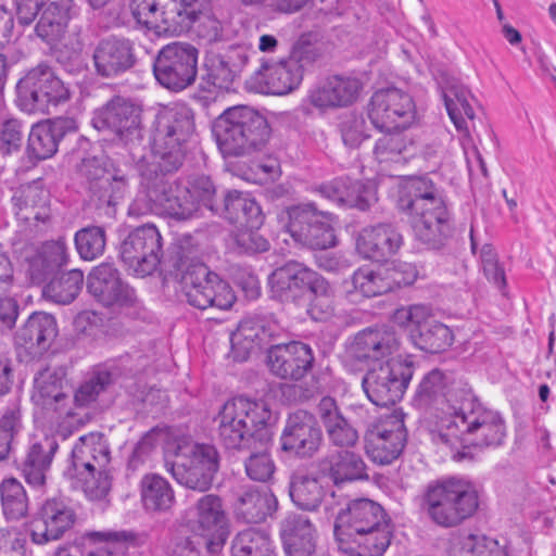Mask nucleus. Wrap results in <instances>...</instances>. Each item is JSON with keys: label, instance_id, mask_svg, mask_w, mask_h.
I'll return each instance as SVG.
<instances>
[{"label": "nucleus", "instance_id": "nucleus-43", "mask_svg": "<svg viewBox=\"0 0 556 556\" xmlns=\"http://www.w3.org/2000/svg\"><path fill=\"white\" fill-rule=\"evenodd\" d=\"M243 396L226 402L220 412L219 437L227 450H240L243 441V417L241 416Z\"/></svg>", "mask_w": 556, "mask_h": 556}, {"label": "nucleus", "instance_id": "nucleus-6", "mask_svg": "<svg viewBox=\"0 0 556 556\" xmlns=\"http://www.w3.org/2000/svg\"><path fill=\"white\" fill-rule=\"evenodd\" d=\"M110 462V448L103 434L90 432L79 437L74 445L65 473L84 480L86 493L92 500H101L112 486Z\"/></svg>", "mask_w": 556, "mask_h": 556}, {"label": "nucleus", "instance_id": "nucleus-42", "mask_svg": "<svg viewBox=\"0 0 556 556\" xmlns=\"http://www.w3.org/2000/svg\"><path fill=\"white\" fill-rule=\"evenodd\" d=\"M49 192L36 184L23 187L13 200L18 206V215L24 220L46 223L50 218Z\"/></svg>", "mask_w": 556, "mask_h": 556}, {"label": "nucleus", "instance_id": "nucleus-59", "mask_svg": "<svg viewBox=\"0 0 556 556\" xmlns=\"http://www.w3.org/2000/svg\"><path fill=\"white\" fill-rule=\"evenodd\" d=\"M204 79L213 86L230 90L236 78V72L230 67L229 63L220 54H211L205 59Z\"/></svg>", "mask_w": 556, "mask_h": 556}, {"label": "nucleus", "instance_id": "nucleus-17", "mask_svg": "<svg viewBox=\"0 0 556 556\" xmlns=\"http://www.w3.org/2000/svg\"><path fill=\"white\" fill-rule=\"evenodd\" d=\"M214 135L226 170L241 177L243 155V105L227 109L214 123Z\"/></svg>", "mask_w": 556, "mask_h": 556}, {"label": "nucleus", "instance_id": "nucleus-37", "mask_svg": "<svg viewBox=\"0 0 556 556\" xmlns=\"http://www.w3.org/2000/svg\"><path fill=\"white\" fill-rule=\"evenodd\" d=\"M452 379L451 374L432 369L424 376L412 400L414 407L429 412L440 419L442 405L446 403L445 394Z\"/></svg>", "mask_w": 556, "mask_h": 556}, {"label": "nucleus", "instance_id": "nucleus-27", "mask_svg": "<svg viewBox=\"0 0 556 556\" xmlns=\"http://www.w3.org/2000/svg\"><path fill=\"white\" fill-rule=\"evenodd\" d=\"M279 535L287 556H314L317 530L303 514L290 513L279 523Z\"/></svg>", "mask_w": 556, "mask_h": 556}, {"label": "nucleus", "instance_id": "nucleus-48", "mask_svg": "<svg viewBox=\"0 0 556 556\" xmlns=\"http://www.w3.org/2000/svg\"><path fill=\"white\" fill-rule=\"evenodd\" d=\"M83 285L84 273L79 269H72L48 282L43 287L42 294L54 303L65 305L77 298Z\"/></svg>", "mask_w": 556, "mask_h": 556}, {"label": "nucleus", "instance_id": "nucleus-30", "mask_svg": "<svg viewBox=\"0 0 556 556\" xmlns=\"http://www.w3.org/2000/svg\"><path fill=\"white\" fill-rule=\"evenodd\" d=\"M77 125L75 119L59 117L35 124L28 135V151L38 160L53 156L59 142L71 132H75Z\"/></svg>", "mask_w": 556, "mask_h": 556}, {"label": "nucleus", "instance_id": "nucleus-51", "mask_svg": "<svg viewBox=\"0 0 556 556\" xmlns=\"http://www.w3.org/2000/svg\"><path fill=\"white\" fill-rule=\"evenodd\" d=\"M410 333L415 345L428 353H440L453 342L452 330L437 320H430L428 324H424L418 331Z\"/></svg>", "mask_w": 556, "mask_h": 556}, {"label": "nucleus", "instance_id": "nucleus-31", "mask_svg": "<svg viewBox=\"0 0 556 556\" xmlns=\"http://www.w3.org/2000/svg\"><path fill=\"white\" fill-rule=\"evenodd\" d=\"M402 244L401 232L393 225L381 223L364 228L357 238L356 248L364 257L381 262L397 253Z\"/></svg>", "mask_w": 556, "mask_h": 556}, {"label": "nucleus", "instance_id": "nucleus-24", "mask_svg": "<svg viewBox=\"0 0 556 556\" xmlns=\"http://www.w3.org/2000/svg\"><path fill=\"white\" fill-rule=\"evenodd\" d=\"M313 363L312 349L302 342L277 344L267 351L269 370L281 379L301 380L312 369Z\"/></svg>", "mask_w": 556, "mask_h": 556}, {"label": "nucleus", "instance_id": "nucleus-5", "mask_svg": "<svg viewBox=\"0 0 556 556\" xmlns=\"http://www.w3.org/2000/svg\"><path fill=\"white\" fill-rule=\"evenodd\" d=\"M505 437L506 430L501 415L483 406L462 417L458 424H447L445 431L438 433L441 443L456 450L453 458L457 462L473 458L471 446H498Z\"/></svg>", "mask_w": 556, "mask_h": 556}, {"label": "nucleus", "instance_id": "nucleus-38", "mask_svg": "<svg viewBox=\"0 0 556 556\" xmlns=\"http://www.w3.org/2000/svg\"><path fill=\"white\" fill-rule=\"evenodd\" d=\"M35 30L42 40L52 43L65 34L68 23L76 14L73 0H47Z\"/></svg>", "mask_w": 556, "mask_h": 556}, {"label": "nucleus", "instance_id": "nucleus-54", "mask_svg": "<svg viewBox=\"0 0 556 556\" xmlns=\"http://www.w3.org/2000/svg\"><path fill=\"white\" fill-rule=\"evenodd\" d=\"M270 132L266 117L245 105V154L261 152L267 144Z\"/></svg>", "mask_w": 556, "mask_h": 556}, {"label": "nucleus", "instance_id": "nucleus-15", "mask_svg": "<svg viewBox=\"0 0 556 556\" xmlns=\"http://www.w3.org/2000/svg\"><path fill=\"white\" fill-rule=\"evenodd\" d=\"M404 418L405 414L395 409L368 427L365 451L372 462L388 465L401 455L407 438Z\"/></svg>", "mask_w": 556, "mask_h": 556}, {"label": "nucleus", "instance_id": "nucleus-44", "mask_svg": "<svg viewBox=\"0 0 556 556\" xmlns=\"http://www.w3.org/2000/svg\"><path fill=\"white\" fill-rule=\"evenodd\" d=\"M129 9L137 24L157 35H170L164 0H130Z\"/></svg>", "mask_w": 556, "mask_h": 556}, {"label": "nucleus", "instance_id": "nucleus-13", "mask_svg": "<svg viewBox=\"0 0 556 556\" xmlns=\"http://www.w3.org/2000/svg\"><path fill=\"white\" fill-rule=\"evenodd\" d=\"M288 214V230L299 243L314 250L336 245L332 214L329 212L318 210L314 203H305L291 207Z\"/></svg>", "mask_w": 556, "mask_h": 556}, {"label": "nucleus", "instance_id": "nucleus-62", "mask_svg": "<svg viewBox=\"0 0 556 556\" xmlns=\"http://www.w3.org/2000/svg\"><path fill=\"white\" fill-rule=\"evenodd\" d=\"M185 187L195 201V212L199 210L200 204H203L211 211H218L214 203L216 188L210 176L204 174L192 175L188 178V184Z\"/></svg>", "mask_w": 556, "mask_h": 556}, {"label": "nucleus", "instance_id": "nucleus-16", "mask_svg": "<svg viewBox=\"0 0 556 556\" xmlns=\"http://www.w3.org/2000/svg\"><path fill=\"white\" fill-rule=\"evenodd\" d=\"M415 114L412 96L396 87L377 90L368 105L371 124L379 130H404L412 125Z\"/></svg>", "mask_w": 556, "mask_h": 556}, {"label": "nucleus", "instance_id": "nucleus-10", "mask_svg": "<svg viewBox=\"0 0 556 556\" xmlns=\"http://www.w3.org/2000/svg\"><path fill=\"white\" fill-rule=\"evenodd\" d=\"M175 457L170 472L179 484L199 492H206L212 486L219 467L218 453L213 446L180 439Z\"/></svg>", "mask_w": 556, "mask_h": 556}, {"label": "nucleus", "instance_id": "nucleus-34", "mask_svg": "<svg viewBox=\"0 0 556 556\" xmlns=\"http://www.w3.org/2000/svg\"><path fill=\"white\" fill-rule=\"evenodd\" d=\"M445 399L446 403L442 405L438 421V433L444 432L447 424H458L462 417L482 406L468 383L453 376Z\"/></svg>", "mask_w": 556, "mask_h": 556}, {"label": "nucleus", "instance_id": "nucleus-29", "mask_svg": "<svg viewBox=\"0 0 556 556\" xmlns=\"http://www.w3.org/2000/svg\"><path fill=\"white\" fill-rule=\"evenodd\" d=\"M321 277L304 264L289 261L276 268L268 277L275 296L282 301L294 300L304 291H308Z\"/></svg>", "mask_w": 556, "mask_h": 556}, {"label": "nucleus", "instance_id": "nucleus-28", "mask_svg": "<svg viewBox=\"0 0 556 556\" xmlns=\"http://www.w3.org/2000/svg\"><path fill=\"white\" fill-rule=\"evenodd\" d=\"M438 85L442 91L447 114L457 131L470 138L467 119L473 121L476 117L475 110L469 103L470 91L447 72H440Z\"/></svg>", "mask_w": 556, "mask_h": 556}, {"label": "nucleus", "instance_id": "nucleus-4", "mask_svg": "<svg viewBox=\"0 0 556 556\" xmlns=\"http://www.w3.org/2000/svg\"><path fill=\"white\" fill-rule=\"evenodd\" d=\"M194 132L193 113L184 105L157 114L152 142V161L146 167L161 173L177 172L186 156V143Z\"/></svg>", "mask_w": 556, "mask_h": 556}, {"label": "nucleus", "instance_id": "nucleus-20", "mask_svg": "<svg viewBox=\"0 0 556 556\" xmlns=\"http://www.w3.org/2000/svg\"><path fill=\"white\" fill-rule=\"evenodd\" d=\"M92 62L98 76L106 79L121 77L137 63L134 43L115 36L103 38L93 49Z\"/></svg>", "mask_w": 556, "mask_h": 556}, {"label": "nucleus", "instance_id": "nucleus-64", "mask_svg": "<svg viewBox=\"0 0 556 556\" xmlns=\"http://www.w3.org/2000/svg\"><path fill=\"white\" fill-rule=\"evenodd\" d=\"M366 122L362 115L348 114L340 123V132L343 143L355 149L367 138L365 132Z\"/></svg>", "mask_w": 556, "mask_h": 556}, {"label": "nucleus", "instance_id": "nucleus-40", "mask_svg": "<svg viewBox=\"0 0 556 556\" xmlns=\"http://www.w3.org/2000/svg\"><path fill=\"white\" fill-rule=\"evenodd\" d=\"M390 521L338 542L339 548L350 556H382L391 543Z\"/></svg>", "mask_w": 556, "mask_h": 556}, {"label": "nucleus", "instance_id": "nucleus-50", "mask_svg": "<svg viewBox=\"0 0 556 556\" xmlns=\"http://www.w3.org/2000/svg\"><path fill=\"white\" fill-rule=\"evenodd\" d=\"M321 36L318 30L302 33L291 45L288 60L296 68L304 70L320 59L323 50L319 46Z\"/></svg>", "mask_w": 556, "mask_h": 556}, {"label": "nucleus", "instance_id": "nucleus-2", "mask_svg": "<svg viewBox=\"0 0 556 556\" xmlns=\"http://www.w3.org/2000/svg\"><path fill=\"white\" fill-rule=\"evenodd\" d=\"M399 205L410 216L415 238L429 249H441L451 236L450 214L442 190L428 177H413Z\"/></svg>", "mask_w": 556, "mask_h": 556}, {"label": "nucleus", "instance_id": "nucleus-53", "mask_svg": "<svg viewBox=\"0 0 556 556\" xmlns=\"http://www.w3.org/2000/svg\"><path fill=\"white\" fill-rule=\"evenodd\" d=\"M0 501L8 519L20 520L28 513V497L22 483L15 478L4 479L0 484Z\"/></svg>", "mask_w": 556, "mask_h": 556}, {"label": "nucleus", "instance_id": "nucleus-8", "mask_svg": "<svg viewBox=\"0 0 556 556\" xmlns=\"http://www.w3.org/2000/svg\"><path fill=\"white\" fill-rule=\"evenodd\" d=\"M181 249L176 247L168 257L162 251V237L152 224H146L132 230L121 243L119 256L129 270L137 276L146 277L156 270L159 265L180 270L184 261Z\"/></svg>", "mask_w": 556, "mask_h": 556}, {"label": "nucleus", "instance_id": "nucleus-33", "mask_svg": "<svg viewBox=\"0 0 556 556\" xmlns=\"http://www.w3.org/2000/svg\"><path fill=\"white\" fill-rule=\"evenodd\" d=\"M361 90L362 84L357 78L333 75L311 92L309 101L319 109L348 106L357 100Z\"/></svg>", "mask_w": 556, "mask_h": 556}, {"label": "nucleus", "instance_id": "nucleus-41", "mask_svg": "<svg viewBox=\"0 0 556 556\" xmlns=\"http://www.w3.org/2000/svg\"><path fill=\"white\" fill-rule=\"evenodd\" d=\"M208 0H164V14L170 35L188 30L207 8Z\"/></svg>", "mask_w": 556, "mask_h": 556}, {"label": "nucleus", "instance_id": "nucleus-18", "mask_svg": "<svg viewBox=\"0 0 556 556\" xmlns=\"http://www.w3.org/2000/svg\"><path fill=\"white\" fill-rule=\"evenodd\" d=\"M323 442L316 417L304 409L290 414L281 434V447L301 458L314 456Z\"/></svg>", "mask_w": 556, "mask_h": 556}, {"label": "nucleus", "instance_id": "nucleus-36", "mask_svg": "<svg viewBox=\"0 0 556 556\" xmlns=\"http://www.w3.org/2000/svg\"><path fill=\"white\" fill-rule=\"evenodd\" d=\"M67 245L63 239L42 243L35 253L27 257V271L34 283L43 282L50 275L68 262Z\"/></svg>", "mask_w": 556, "mask_h": 556}, {"label": "nucleus", "instance_id": "nucleus-35", "mask_svg": "<svg viewBox=\"0 0 556 556\" xmlns=\"http://www.w3.org/2000/svg\"><path fill=\"white\" fill-rule=\"evenodd\" d=\"M59 447L54 438L45 437L33 443L20 463V470L25 481L33 486H42L51 467L53 456Z\"/></svg>", "mask_w": 556, "mask_h": 556}, {"label": "nucleus", "instance_id": "nucleus-3", "mask_svg": "<svg viewBox=\"0 0 556 556\" xmlns=\"http://www.w3.org/2000/svg\"><path fill=\"white\" fill-rule=\"evenodd\" d=\"M170 173H161L160 168L146 167L141 170V191L129 206V215H144L156 212L177 220H186L195 213V201L185 186L178 181L169 182Z\"/></svg>", "mask_w": 556, "mask_h": 556}, {"label": "nucleus", "instance_id": "nucleus-14", "mask_svg": "<svg viewBox=\"0 0 556 556\" xmlns=\"http://www.w3.org/2000/svg\"><path fill=\"white\" fill-rule=\"evenodd\" d=\"M141 108L129 99L115 96L94 112L92 126L109 131L124 144L142 140Z\"/></svg>", "mask_w": 556, "mask_h": 556}, {"label": "nucleus", "instance_id": "nucleus-61", "mask_svg": "<svg viewBox=\"0 0 556 556\" xmlns=\"http://www.w3.org/2000/svg\"><path fill=\"white\" fill-rule=\"evenodd\" d=\"M383 131L374 148V154L380 163L395 161L406 149V139L402 130Z\"/></svg>", "mask_w": 556, "mask_h": 556}, {"label": "nucleus", "instance_id": "nucleus-63", "mask_svg": "<svg viewBox=\"0 0 556 556\" xmlns=\"http://www.w3.org/2000/svg\"><path fill=\"white\" fill-rule=\"evenodd\" d=\"M111 383V375L108 371L99 372L90 380L83 383L74 394L77 407H87L93 403L98 395Z\"/></svg>", "mask_w": 556, "mask_h": 556}, {"label": "nucleus", "instance_id": "nucleus-22", "mask_svg": "<svg viewBox=\"0 0 556 556\" xmlns=\"http://www.w3.org/2000/svg\"><path fill=\"white\" fill-rule=\"evenodd\" d=\"M389 520L383 508L368 498L352 501L341 510L334 522V536L338 542H346L355 534L368 531Z\"/></svg>", "mask_w": 556, "mask_h": 556}, {"label": "nucleus", "instance_id": "nucleus-23", "mask_svg": "<svg viewBox=\"0 0 556 556\" xmlns=\"http://www.w3.org/2000/svg\"><path fill=\"white\" fill-rule=\"evenodd\" d=\"M76 520L74 509L63 500H47L30 526V536L36 544L56 541L68 531Z\"/></svg>", "mask_w": 556, "mask_h": 556}, {"label": "nucleus", "instance_id": "nucleus-49", "mask_svg": "<svg viewBox=\"0 0 556 556\" xmlns=\"http://www.w3.org/2000/svg\"><path fill=\"white\" fill-rule=\"evenodd\" d=\"M278 502L267 485L245 492V523L261 525L277 510Z\"/></svg>", "mask_w": 556, "mask_h": 556}, {"label": "nucleus", "instance_id": "nucleus-32", "mask_svg": "<svg viewBox=\"0 0 556 556\" xmlns=\"http://www.w3.org/2000/svg\"><path fill=\"white\" fill-rule=\"evenodd\" d=\"M31 400L35 405L45 410L59 415L64 413L70 425L75 421V414L71 410H64L68 399L63 391V374L60 371L51 368L40 370L34 380Z\"/></svg>", "mask_w": 556, "mask_h": 556}, {"label": "nucleus", "instance_id": "nucleus-12", "mask_svg": "<svg viewBox=\"0 0 556 556\" xmlns=\"http://www.w3.org/2000/svg\"><path fill=\"white\" fill-rule=\"evenodd\" d=\"M198 49L186 42L164 46L155 56L153 73L155 79L172 91L191 86L198 73Z\"/></svg>", "mask_w": 556, "mask_h": 556}, {"label": "nucleus", "instance_id": "nucleus-21", "mask_svg": "<svg viewBox=\"0 0 556 556\" xmlns=\"http://www.w3.org/2000/svg\"><path fill=\"white\" fill-rule=\"evenodd\" d=\"M195 510L197 519L192 529L198 536H203L204 547L214 555L222 549L229 535L222 501L214 494L204 495L198 501Z\"/></svg>", "mask_w": 556, "mask_h": 556}, {"label": "nucleus", "instance_id": "nucleus-46", "mask_svg": "<svg viewBox=\"0 0 556 556\" xmlns=\"http://www.w3.org/2000/svg\"><path fill=\"white\" fill-rule=\"evenodd\" d=\"M290 497L302 510H315L325 496V491L314 477L304 473H294L290 481Z\"/></svg>", "mask_w": 556, "mask_h": 556}, {"label": "nucleus", "instance_id": "nucleus-25", "mask_svg": "<svg viewBox=\"0 0 556 556\" xmlns=\"http://www.w3.org/2000/svg\"><path fill=\"white\" fill-rule=\"evenodd\" d=\"M303 79L302 70L282 59L277 64H263L247 83L250 91L257 93L287 94L295 89Z\"/></svg>", "mask_w": 556, "mask_h": 556}, {"label": "nucleus", "instance_id": "nucleus-52", "mask_svg": "<svg viewBox=\"0 0 556 556\" xmlns=\"http://www.w3.org/2000/svg\"><path fill=\"white\" fill-rule=\"evenodd\" d=\"M330 475L334 483L367 479L363 458L351 451H340L329 456Z\"/></svg>", "mask_w": 556, "mask_h": 556}, {"label": "nucleus", "instance_id": "nucleus-9", "mask_svg": "<svg viewBox=\"0 0 556 556\" xmlns=\"http://www.w3.org/2000/svg\"><path fill=\"white\" fill-rule=\"evenodd\" d=\"M15 91L17 106L27 114H50L51 108L71 98L67 86L45 63L26 71L17 80Z\"/></svg>", "mask_w": 556, "mask_h": 556}, {"label": "nucleus", "instance_id": "nucleus-26", "mask_svg": "<svg viewBox=\"0 0 556 556\" xmlns=\"http://www.w3.org/2000/svg\"><path fill=\"white\" fill-rule=\"evenodd\" d=\"M58 334L56 321L50 314L36 312L16 331L14 342L31 358L47 352Z\"/></svg>", "mask_w": 556, "mask_h": 556}, {"label": "nucleus", "instance_id": "nucleus-39", "mask_svg": "<svg viewBox=\"0 0 556 556\" xmlns=\"http://www.w3.org/2000/svg\"><path fill=\"white\" fill-rule=\"evenodd\" d=\"M318 415L326 428L329 440L337 446L351 447L358 441V433L343 417L337 402L325 396L317 406Z\"/></svg>", "mask_w": 556, "mask_h": 556}, {"label": "nucleus", "instance_id": "nucleus-47", "mask_svg": "<svg viewBox=\"0 0 556 556\" xmlns=\"http://www.w3.org/2000/svg\"><path fill=\"white\" fill-rule=\"evenodd\" d=\"M450 556H507L496 540L485 535L465 534L453 539Z\"/></svg>", "mask_w": 556, "mask_h": 556}, {"label": "nucleus", "instance_id": "nucleus-57", "mask_svg": "<svg viewBox=\"0 0 556 556\" xmlns=\"http://www.w3.org/2000/svg\"><path fill=\"white\" fill-rule=\"evenodd\" d=\"M307 292L309 316L319 321L330 318L333 314V300L329 283L321 277Z\"/></svg>", "mask_w": 556, "mask_h": 556}, {"label": "nucleus", "instance_id": "nucleus-19", "mask_svg": "<svg viewBox=\"0 0 556 556\" xmlns=\"http://www.w3.org/2000/svg\"><path fill=\"white\" fill-rule=\"evenodd\" d=\"M88 292L104 306H131L136 293L126 283L119 270L112 263H101L87 277Z\"/></svg>", "mask_w": 556, "mask_h": 556}, {"label": "nucleus", "instance_id": "nucleus-1", "mask_svg": "<svg viewBox=\"0 0 556 556\" xmlns=\"http://www.w3.org/2000/svg\"><path fill=\"white\" fill-rule=\"evenodd\" d=\"M400 349V339L389 328H368L358 332L350 346L351 355L358 361L371 359L372 365L362 379L368 400L377 406L399 402L414 375L409 358L391 357Z\"/></svg>", "mask_w": 556, "mask_h": 556}, {"label": "nucleus", "instance_id": "nucleus-58", "mask_svg": "<svg viewBox=\"0 0 556 556\" xmlns=\"http://www.w3.org/2000/svg\"><path fill=\"white\" fill-rule=\"evenodd\" d=\"M245 418L250 419L256 431L245 438V448H251L252 441L269 440V430L267 425L271 418V412L266 402L245 400Z\"/></svg>", "mask_w": 556, "mask_h": 556}, {"label": "nucleus", "instance_id": "nucleus-60", "mask_svg": "<svg viewBox=\"0 0 556 556\" xmlns=\"http://www.w3.org/2000/svg\"><path fill=\"white\" fill-rule=\"evenodd\" d=\"M352 283L366 298L382 295L389 291V285L384 279V270L358 269L352 276Z\"/></svg>", "mask_w": 556, "mask_h": 556}, {"label": "nucleus", "instance_id": "nucleus-55", "mask_svg": "<svg viewBox=\"0 0 556 556\" xmlns=\"http://www.w3.org/2000/svg\"><path fill=\"white\" fill-rule=\"evenodd\" d=\"M269 440L252 441L248 462L245 463V473L253 480L265 482L274 473L275 465L268 452Z\"/></svg>", "mask_w": 556, "mask_h": 556}, {"label": "nucleus", "instance_id": "nucleus-56", "mask_svg": "<svg viewBox=\"0 0 556 556\" xmlns=\"http://www.w3.org/2000/svg\"><path fill=\"white\" fill-rule=\"evenodd\" d=\"M106 244L105 230L99 226H89L75 233V245L79 256L93 261L103 254Z\"/></svg>", "mask_w": 556, "mask_h": 556}, {"label": "nucleus", "instance_id": "nucleus-7", "mask_svg": "<svg viewBox=\"0 0 556 556\" xmlns=\"http://www.w3.org/2000/svg\"><path fill=\"white\" fill-rule=\"evenodd\" d=\"M422 508L438 526L455 527L477 510L478 494L470 482L451 478L427 486Z\"/></svg>", "mask_w": 556, "mask_h": 556}, {"label": "nucleus", "instance_id": "nucleus-45", "mask_svg": "<svg viewBox=\"0 0 556 556\" xmlns=\"http://www.w3.org/2000/svg\"><path fill=\"white\" fill-rule=\"evenodd\" d=\"M141 501L149 511H165L174 503L170 484L159 475H147L141 480Z\"/></svg>", "mask_w": 556, "mask_h": 556}, {"label": "nucleus", "instance_id": "nucleus-11", "mask_svg": "<svg viewBox=\"0 0 556 556\" xmlns=\"http://www.w3.org/2000/svg\"><path fill=\"white\" fill-rule=\"evenodd\" d=\"M180 270L181 290L190 305L200 309L212 306L228 309L235 303L236 296L228 283L204 264H191L186 270L182 267Z\"/></svg>", "mask_w": 556, "mask_h": 556}]
</instances>
